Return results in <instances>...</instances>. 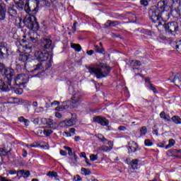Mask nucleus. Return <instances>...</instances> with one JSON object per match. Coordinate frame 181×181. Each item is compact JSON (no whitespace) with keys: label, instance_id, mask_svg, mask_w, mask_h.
<instances>
[{"label":"nucleus","instance_id":"obj_55","mask_svg":"<svg viewBox=\"0 0 181 181\" xmlns=\"http://www.w3.org/2000/svg\"><path fill=\"white\" fill-rule=\"evenodd\" d=\"M77 21H75L74 23V25H73V26H72V30H74V32H76V30H77V28H76V25H77Z\"/></svg>","mask_w":181,"mask_h":181},{"label":"nucleus","instance_id":"obj_9","mask_svg":"<svg viewBox=\"0 0 181 181\" xmlns=\"http://www.w3.org/2000/svg\"><path fill=\"white\" fill-rule=\"evenodd\" d=\"M15 83L16 86H23L29 81V75L25 74H20L15 78Z\"/></svg>","mask_w":181,"mask_h":181},{"label":"nucleus","instance_id":"obj_61","mask_svg":"<svg viewBox=\"0 0 181 181\" xmlns=\"http://www.w3.org/2000/svg\"><path fill=\"white\" fill-rule=\"evenodd\" d=\"M81 158H84L85 159L87 158L85 152H81L80 154Z\"/></svg>","mask_w":181,"mask_h":181},{"label":"nucleus","instance_id":"obj_21","mask_svg":"<svg viewBox=\"0 0 181 181\" xmlns=\"http://www.w3.org/2000/svg\"><path fill=\"white\" fill-rule=\"evenodd\" d=\"M17 175H21L23 177L26 179L30 176V172L25 170H20L17 172Z\"/></svg>","mask_w":181,"mask_h":181},{"label":"nucleus","instance_id":"obj_33","mask_svg":"<svg viewBox=\"0 0 181 181\" xmlns=\"http://www.w3.org/2000/svg\"><path fill=\"white\" fill-rule=\"evenodd\" d=\"M175 144H176V141H175V139H171L169 140V144L165 146V149H169V148H172V146H175Z\"/></svg>","mask_w":181,"mask_h":181},{"label":"nucleus","instance_id":"obj_14","mask_svg":"<svg viewBox=\"0 0 181 181\" xmlns=\"http://www.w3.org/2000/svg\"><path fill=\"white\" fill-rule=\"evenodd\" d=\"M6 19V4L0 3V21Z\"/></svg>","mask_w":181,"mask_h":181},{"label":"nucleus","instance_id":"obj_45","mask_svg":"<svg viewBox=\"0 0 181 181\" xmlns=\"http://www.w3.org/2000/svg\"><path fill=\"white\" fill-rule=\"evenodd\" d=\"M16 94H18L19 95H21V94L23 93V90H22V88H17L15 90Z\"/></svg>","mask_w":181,"mask_h":181},{"label":"nucleus","instance_id":"obj_27","mask_svg":"<svg viewBox=\"0 0 181 181\" xmlns=\"http://www.w3.org/2000/svg\"><path fill=\"white\" fill-rule=\"evenodd\" d=\"M71 47L72 49H75V52H81V45H80L79 44H74V43H72L71 45Z\"/></svg>","mask_w":181,"mask_h":181},{"label":"nucleus","instance_id":"obj_7","mask_svg":"<svg viewBox=\"0 0 181 181\" xmlns=\"http://www.w3.org/2000/svg\"><path fill=\"white\" fill-rule=\"evenodd\" d=\"M0 73L2 76H5L4 80L6 83L11 84L12 79L13 78V70L6 69L5 64L0 63Z\"/></svg>","mask_w":181,"mask_h":181},{"label":"nucleus","instance_id":"obj_23","mask_svg":"<svg viewBox=\"0 0 181 181\" xmlns=\"http://www.w3.org/2000/svg\"><path fill=\"white\" fill-rule=\"evenodd\" d=\"M139 162V160L136 158L133 159L132 160L130 165L132 166V169H133V170H137Z\"/></svg>","mask_w":181,"mask_h":181},{"label":"nucleus","instance_id":"obj_18","mask_svg":"<svg viewBox=\"0 0 181 181\" xmlns=\"http://www.w3.org/2000/svg\"><path fill=\"white\" fill-rule=\"evenodd\" d=\"M10 86L11 84H9L8 82H5L2 79L0 80V90H2V91H9Z\"/></svg>","mask_w":181,"mask_h":181},{"label":"nucleus","instance_id":"obj_32","mask_svg":"<svg viewBox=\"0 0 181 181\" xmlns=\"http://www.w3.org/2000/svg\"><path fill=\"white\" fill-rule=\"evenodd\" d=\"M47 176L49 177H59V175L54 171L48 172V173H47Z\"/></svg>","mask_w":181,"mask_h":181},{"label":"nucleus","instance_id":"obj_46","mask_svg":"<svg viewBox=\"0 0 181 181\" xmlns=\"http://www.w3.org/2000/svg\"><path fill=\"white\" fill-rule=\"evenodd\" d=\"M69 134H71V136L76 135V129L74 128L69 129Z\"/></svg>","mask_w":181,"mask_h":181},{"label":"nucleus","instance_id":"obj_53","mask_svg":"<svg viewBox=\"0 0 181 181\" xmlns=\"http://www.w3.org/2000/svg\"><path fill=\"white\" fill-rule=\"evenodd\" d=\"M55 117L57 118H62L63 117V115L60 112H55Z\"/></svg>","mask_w":181,"mask_h":181},{"label":"nucleus","instance_id":"obj_22","mask_svg":"<svg viewBox=\"0 0 181 181\" xmlns=\"http://www.w3.org/2000/svg\"><path fill=\"white\" fill-rule=\"evenodd\" d=\"M42 69H46V64L40 62L37 65L34 66V71H37V70H42Z\"/></svg>","mask_w":181,"mask_h":181},{"label":"nucleus","instance_id":"obj_60","mask_svg":"<svg viewBox=\"0 0 181 181\" xmlns=\"http://www.w3.org/2000/svg\"><path fill=\"white\" fill-rule=\"evenodd\" d=\"M60 104V102L57 101V100H54V102H52L51 103V105H59Z\"/></svg>","mask_w":181,"mask_h":181},{"label":"nucleus","instance_id":"obj_6","mask_svg":"<svg viewBox=\"0 0 181 181\" xmlns=\"http://www.w3.org/2000/svg\"><path fill=\"white\" fill-rule=\"evenodd\" d=\"M96 138L99 139V141H102L103 144H107L108 146L103 145L100 147H99L100 151H103V152H111L112 151V148H114V144L108 139L104 136V135L101 134H98L96 135Z\"/></svg>","mask_w":181,"mask_h":181},{"label":"nucleus","instance_id":"obj_10","mask_svg":"<svg viewBox=\"0 0 181 181\" xmlns=\"http://www.w3.org/2000/svg\"><path fill=\"white\" fill-rule=\"evenodd\" d=\"M81 101H83V98L80 93H76L74 94L71 97V108H77L78 107V104H80Z\"/></svg>","mask_w":181,"mask_h":181},{"label":"nucleus","instance_id":"obj_56","mask_svg":"<svg viewBox=\"0 0 181 181\" xmlns=\"http://www.w3.org/2000/svg\"><path fill=\"white\" fill-rule=\"evenodd\" d=\"M60 155H62V156H66L67 153L64 150H60Z\"/></svg>","mask_w":181,"mask_h":181},{"label":"nucleus","instance_id":"obj_13","mask_svg":"<svg viewBox=\"0 0 181 181\" xmlns=\"http://www.w3.org/2000/svg\"><path fill=\"white\" fill-rule=\"evenodd\" d=\"M64 148H65L66 151H68V155L69 156H73V154H74V158H69L70 160H71V163H77L78 160V158L77 157V155L76 154V153H73V149H71V148H70L67 146H64Z\"/></svg>","mask_w":181,"mask_h":181},{"label":"nucleus","instance_id":"obj_34","mask_svg":"<svg viewBox=\"0 0 181 181\" xmlns=\"http://www.w3.org/2000/svg\"><path fill=\"white\" fill-rule=\"evenodd\" d=\"M147 87L149 88V90H151L154 94H158V90L152 83H149Z\"/></svg>","mask_w":181,"mask_h":181},{"label":"nucleus","instance_id":"obj_50","mask_svg":"<svg viewBox=\"0 0 181 181\" xmlns=\"http://www.w3.org/2000/svg\"><path fill=\"white\" fill-rule=\"evenodd\" d=\"M173 152H175V150H168L167 152L168 156H173Z\"/></svg>","mask_w":181,"mask_h":181},{"label":"nucleus","instance_id":"obj_38","mask_svg":"<svg viewBox=\"0 0 181 181\" xmlns=\"http://www.w3.org/2000/svg\"><path fill=\"white\" fill-rule=\"evenodd\" d=\"M95 51L97 52V53H104V48L100 49L98 45H95Z\"/></svg>","mask_w":181,"mask_h":181},{"label":"nucleus","instance_id":"obj_36","mask_svg":"<svg viewBox=\"0 0 181 181\" xmlns=\"http://www.w3.org/2000/svg\"><path fill=\"white\" fill-rule=\"evenodd\" d=\"M144 145L146 146H152L153 145V143L152 142V141H151V139H146L144 141Z\"/></svg>","mask_w":181,"mask_h":181},{"label":"nucleus","instance_id":"obj_49","mask_svg":"<svg viewBox=\"0 0 181 181\" xmlns=\"http://www.w3.org/2000/svg\"><path fill=\"white\" fill-rule=\"evenodd\" d=\"M180 4H178L177 7L175 8V12L177 13V15H180Z\"/></svg>","mask_w":181,"mask_h":181},{"label":"nucleus","instance_id":"obj_54","mask_svg":"<svg viewBox=\"0 0 181 181\" xmlns=\"http://www.w3.org/2000/svg\"><path fill=\"white\" fill-rule=\"evenodd\" d=\"M166 116V113H165V112H161L160 113V117L162 118L163 119H165V117Z\"/></svg>","mask_w":181,"mask_h":181},{"label":"nucleus","instance_id":"obj_48","mask_svg":"<svg viewBox=\"0 0 181 181\" xmlns=\"http://www.w3.org/2000/svg\"><path fill=\"white\" fill-rule=\"evenodd\" d=\"M37 6H39V1H36V8L33 9L32 11L35 12V13H36V12H37L39 11V7H37Z\"/></svg>","mask_w":181,"mask_h":181},{"label":"nucleus","instance_id":"obj_37","mask_svg":"<svg viewBox=\"0 0 181 181\" xmlns=\"http://www.w3.org/2000/svg\"><path fill=\"white\" fill-rule=\"evenodd\" d=\"M59 127L62 128H67L69 125L67 124L66 120H64L59 123Z\"/></svg>","mask_w":181,"mask_h":181},{"label":"nucleus","instance_id":"obj_30","mask_svg":"<svg viewBox=\"0 0 181 181\" xmlns=\"http://www.w3.org/2000/svg\"><path fill=\"white\" fill-rule=\"evenodd\" d=\"M23 8L27 13H30V12H32V10H30V6H29V1H28L24 4Z\"/></svg>","mask_w":181,"mask_h":181},{"label":"nucleus","instance_id":"obj_64","mask_svg":"<svg viewBox=\"0 0 181 181\" xmlns=\"http://www.w3.org/2000/svg\"><path fill=\"white\" fill-rule=\"evenodd\" d=\"M25 117H20L19 118H18V121H19V122H25Z\"/></svg>","mask_w":181,"mask_h":181},{"label":"nucleus","instance_id":"obj_8","mask_svg":"<svg viewBox=\"0 0 181 181\" xmlns=\"http://www.w3.org/2000/svg\"><path fill=\"white\" fill-rule=\"evenodd\" d=\"M163 26L169 33H176V32L179 31V24L176 21H172L168 23H164Z\"/></svg>","mask_w":181,"mask_h":181},{"label":"nucleus","instance_id":"obj_40","mask_svg":"<svg viewBox=\"0 0 181 181\" xmlns=\"http://www.w3.org/2000/svg\"><path fill=\"white\" fill-rule=\"evenodd\" d=\"M90 159L92 160V162H94L98 159V155L91 154L90 156Z\"/></svg>","mask_w":181,"mask_h":181},{"label":"nucleus","instance_id":"obj_17","mask_svg":"<svg viewBox=\"0 0 181 181\" xmlns=\"http://www.w3.org/2000/svg\"><path fill=\"white\" fill-rule=\"evenodd\" d=\"M0 57L1 59L8 57V48L5 45H0Z\"/></svg>","mask_w":181,"mask_h":181},{"label":"nucleus","instance_id":"obj_3","mask_svg":"<svg viewBox=\"0 0 181 181\" xmlns=\"http://www.w3.org/2000/svg\"><path fill=\"white\" fill-rule=\"evenodd\" d=\"M35 57L38 62L45 63V69H50V67H52V62H53V60H49V53L46 52H43L42 51H36L35 52Z\"/></svg>","mask_w":181,"mask_h":181},{"label":"nucleus","instance_id":"obj_31","mask_svg":"<svg viewBox=\"0 0 181 181\" xmlns=\"http://www.w3.org/2000/svg\"><path fill=\"white\" fill-rule=\"evenodd\" d=\"M81 170L83 175H84L85 176H88V175H91V171L90 170V169L82 168Z\"/></svg>","mask_w":181,"mask_h":181},{"label":"nucleus","instance_id":"obj_4","mask_svg":"<svg viewBox=\"0 0 181 181\" xmlns=\"http://www.w3.org/2000/svg\"><path fill=\"white\" fill-rule=\"evenodd\" d=\"M17 46H18V52L22 53V52L26 51V54H20L18 57V61L21 62V63H25V62H28V59H29V56L28 55V53H32V47H28L22 45L21 42L16 43Z\"/></svg>","mask_w":181,"mask_h":181},{"label":"nucleus","instance_id":"obj_63","mask_svg":"<svg viewBox=\"0 0 181 181\" xmlns=\"http://www.w3.org/2000/svg\"><path fill=\"white\" fill-rule=\"evenodd\" d=\"M131 158H127L125 160V163H127V165H131Z\"/></svg>","mask_w":181,"mask_h":181},{"label":"nucleus","instance_id":"obj_11","mask_svg":"<svg viewBox=\"0 0 181 181\" xmlns=\"http://www.w3.org/2000/svg\"><path fill=\"white\" fill-rule=\"evenodd\" d=\"M17 6H10L8 8V19L9 21H15L18 16V11H16Z\"/></svg>","mask_w":181,"mask_h":181},{"label":"nucleus","instance_id":"obj_16","mask_svg":"<svg viewBox=\"0 0 181 181\" xmlns=\"http://www.w3.org/2000/svg\"><path fill=\"white\" fill-rule=\"evenodd\" d=\"M129 145H131L127 148L129 154L135 153L138 151L139 146L138 144H136L135 141L129 143Z\"/></svg>","mask_w":181,"mask_h":181},{"label":"nucleus","instance_id":"obj_29","mask_svg":"<svg viewBox=\"0 0 181 181\" xmlns=\"http://www.w3.org/2000/svg\"><path fill=\"white\" fill-rule=\"evenodd\" d=\"M146 134H148V128L144 126L140 128V136H145Z\"/></svg>","mask_w":181,"mask_h":181},{"label":"nucleus","instance_id":"obj_15","mask_svg":"<svg viewBox=\"0 0 181 181\" xmlns=\"http://www.w3.org/2000/svg\"><path fill=\"white\" fill-rule=\"evenodd\" d=\"M41 46L44 49H52V40L49 38H43L41 40Z\"/></svg>","mask_w":181,"mask_h":181},{"label":"nucleus","instance_id":"obj_39","mask_svg":"<svg viewBox=\"0 0 181 181\" xmlns=\"http://www.w3.org/2000/svg\"><path fill=\"white\" fill-rule=\"evenodd\" d=\"M131 64L132 66H134L136 67L138 66H141V61H139V60L132 61Z\"/></svg>","mask_w":181,"mask_h":181},{"label":"nucleus","instance_id":"obj_28","mask_svg":"<svg viewBox=\"0 0 181 181\" xmlns=\"http://www.w3.org/2000/svg\"><path fill=\"white\" fill-rule=\"evenodd\" d=\"M173 122H174V124H176L177 125H179L181 124V118L179 116H173L171 118Z\"/></svg>","mask_w":181,"mask_h":181},{"label":"nucleus","instance_id":"obj_26","mask_svg":"<svg viewBox=\"0 0 181 181\" xmlns=\"http://www.w3.org/2000/svg\"><path fill=\"white\" fill-rule=\"evenodd\" d=\"M45 121V124L47 125L49 128H53L54 127V122L52 119H44Z\"/></svg>","mask_w":181,"mask_h":181},{"label":"nucleus","instance_id":"obj_44","mask_svg":"<svg viewBox=\"0 0 181 181\" xmlns=\"http://www.w3.org/2000/svg\"><path fill=\"white\" fill-rule=\"evenodd\" d=\"M140 4L143 6H148V5H149V2H148V0H141Z\"/></svg>","mask_w":181,"mask_h":181},{"label":"nucleus","instance_id":"obj_59","mask_svg":"<svg viewBox=\"0 0 181 181\" xmlns=\"http://www.w3.org/2000/svg\"><path fill=\"white\" fill-rule=\"evenodd\" d=\"M118 129H119V131H125V129H127V127H125V126H119V127H118Z\"/></svg>","mask_w":181,"mask_h":181},{"label":"nucleus","instance_id":"obj_42","mask_svg":"<svg viewBox=\"0 0 181 181\" xmlns=\"http://www.w3.org/2000/svg\"><path fill=\"white\" fill-rule=\"evenodd\" d=\"M8 151H6V149L4 148H0V153H1V155H3L4 156H6V155H8Z\"/></svg>","mask_w":181,"mask_h":181},{"label":"nucleus","instance_id":"obj_52","mask_svg":"<svg viewBox=\"0 0 181 181\" xmlns=\"http://www.w3.org/2000/svg\"><path fill=\"white\" fill-rule=\"evenodd\" d=\"M26 156H28V151L23 148V158H26Z\"/></svg>","mask_w":181,"mask_h":181},{"label":"nucleus","instance_id":"obj_1","mask_svg":"<svg viewBox=\"0 0 181 181\" xmlns=\"http://www.w3.org/2000/svg\"><path fill=\"white\" fill-rule=\"evenodd\" d=\"M168 8V0H161L158 1L156 6H153L148 11V16L153 23H158V26L165 23L163 21V13L165 9Z\"/></svg>","mask_w":181,"mask_h":181},{"label":"nucleus","instance_id":"obj_5","mask_svg":"<svg viewBox=\"0 0 181 181\" xmlns=\"http://www.w3.org/2000/svg\"><path fill=\"white\" fill-rule=\"evenodd\" d=\"M23 22L24 23V26L30 30L39 28V24L37 23V21H36V17L33 16H25Z\"/></svg>","mask_w":181,"mask_h":181},{"label":"nucleus","instance_id":"obj_43","mask_svg":"<svg viewBox=\"0 0 181 181\" xmlns=\"http://www.w3.org/2000/svg\"><path fill=\"white\" fill-rule=\"evenodd\" d=\"M44 110H45L43 109L42 107H39L35 109V112H36L37 114H39L40 112H43Z\"/></svg>","mask_w":181,"mask_h":181},{"label":"nucleus","instance_id":"obj_25","mask_svg":"<svg viewBox=\"0 0 181 181\" xmlns=\"http://www.w3.org/2000/svg\"><path fill=\"white\" fill-rule=\"evenodd\" d=\"M119 25V22L118 21H107L106 23L107 28H109V26H112V28H115V26H118Z\"/></svg>","mask_w":181,"mask_h":181},{"label":"nucleus","instance_id":"obj_41","mask_svg":"<svg viewBox=\"0 0 181 181\" xmlns=\"http://www.w3.org/2000/svg\"><path fill=\"white\" fill-rule=\"evenodd\" d=\"M175 49L181 52V40L176 42Z\"/></svg>","mask_w":181,"mask_h":181},{"label":"nucleus","instance_id":"obj_35","mask_svg":"<svg viewBox=\"0 0 181 181\" xmlns=\"http://www.w3.org/2000/svg\"><path fill=\"white\" fill-rule=\"evenodd\" d=\"M43 134L44 135H45L46 136H50V135H52V134H53V131H52L51 129H45L43 131Z\"/></svg>","mask_w":181,"mask_h":181},{"label":"nucleus","instance_id":"obj_20","mask_svg":"<svg viewBox=\"0 0 181 181\" xmlns=\"http://www.w3.org/2000/svg\"><path fill=\"white\" fill-rule=\"evenodd\" d=\"M13 1L17 6V9H19V11H22L23 9L25 0H13Z\"/></svg>","mask_w":181,"mask_h":181},{"label":"nucleus","instance_id":"obj_58","mask_svg":"<svg viewBox=\"0 0 181 181\" xmlns=\"http://www.w3.org/2000/svg\"><path fill=\"white\" fill-rule=\"evenodd\" d=\"M164 119L165 121H167V122L170 121V116H169V115H165Z\"/></svg>","mask_w":181,"mask_h":181},{"label":"nucleus","instance_id":"obj_51","mask_svg":"<svg viewBox=\"0 0 181 181\" xmlns=\"http://www.w3.org/2000/svg\"><path fill=\"white\" fill-rule=\"evenodd\" d=\"M74 181H81V177H80V175H76L74 177Z\"/></svg>","mask_w":181,"mask_h":181},{"label":"nucleus","instance_id":"obj_2","mask_svg":"<svg viewBox=\"0 0 181 181\" xmlns=\"http://www.w3.org/2000/svg\"><path fill=\"white\" fill-rule=\"evenodd\" d=\"M110 71H111L110 66L104 64H99L95 66L89 67V73L95 74L96 78H104V77H107V74H110Z\"/></svg>","mask_w":181,"mask_h":181},{"label":"nucleus","instance_id":"obj_24","mask_svg":"<svg viewBox=\"0 0 181 181\" xmlns=\"http://www.w3.org/2000/svg\"><path fill=\"white\" fill-rule=\"evenodd\" d=\"M66 121L68 127H73V125H76V117H73L69 119H66Z\"/></svg>","mask_w":181,"mask_h":181},{"label":"nucleus","instance_id":"obj_12","mask_svg":"<svg viewBox=\"0 0 181 181\" xmlns=\"http://www.w3.org/2000/svg\"><path fill=\"white\" fill-rule=\"evenodd\" d=\"M93 122H97L102 127H108L110 125V121L103 116H96L93 117Z\"/></svg>","mask_w":181,"mask_h":181},{"label":"nucleus","instance_id":"obj_47","mask_svg":"<svg viewBox=\"0 0 181 181\" xmlns=\"http://www.w3.org/2000/svg\"><path fill=\"white\" fill-rule=\"evenodd\" d=\"M30 148H37L39 146V143L33 142V144H30Z\"/></svg>","mask_w":181,"mask_h":181},{"label":"nucleus","instance_id":"obj_62","mask_svg":"<svg viewBox=\"0 0 181 181\" xmlns=\"http://www.w3.org/2000/svg\"><path fill=\"white\" fill-rule=\"evenodd\" d=\"M8 173H9L10 175H16V170H10L8 171Z\"/></svg>","mask_w":181,"mask_h":181},{"label":"nucleus","instance_id":"obj_57","mask_svg":"<svg viewBox=\"0 0 181 181\" xmlns=\"http://www.w3.org/2000/svg\"><path fill=\"white\" fill-rule=\"evenodd\" d=\"M87 54H88V56H93V54H94V50L90 49L89 51H87Z\"/></svg>","mask_w":181,"mask_h":181},{"label":"nucleus","instance_id":"obj_19","mask_svg":"<svg viewBox=\"0 0 181 181\" xmlns=\"http://www.w3.org/2000/svg\"><path fill=\"white\" fill-rule=\"evenodd\" d=\"M173 83H175V86H177V87H179L180 86H181V76L180 74H177L175 76H174V79L173 81Z\"/></svg>","mask_w":181,"mask_h":181}]
</instances>
